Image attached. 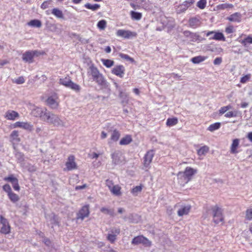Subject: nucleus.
<instances>
[{"label": "nucleus", "instance_id": "obj_13", "mask_svg": "<svg viewBox=\"0 0 252 252\" xmlns=\"http://www.w3.org/2000/svg\"><path fill=\"white\" fill-rule=\"evenodd\" d=\"M13 128H22L24 129L32 131L33 129V126L29 122H16L12 125Z\"/></svg>", "mask_w": 252, "mask_h": 252}, {"label": "nucleus", "instance_id": "obj_12", "mask_svg": "<svg viewBox=\"0 0 252 252\" xmlns=\"http://www.w3.org/2000/svg\"><path fill=\"white\" fill-rule=\"evenodd\" d=\"M206 34L207 36L209 37L210 40L224 41L225 39L224 35L221 32L210 31L208 32Z\"/></svg>", "mask_w": 252, "mask_h": 252}, {"label": "nucleus", "instance_id": "obj_47", "mask_svg": "<svg viewBox=\"0 0 252 252\" xmlns=\"http://www.w3.org/2000/svg\"><path fill=\"white\" fill-rule=\"evenodd\" d=\"M2 189L5 192L7 193V195L12 191V189L9 184H6L2 186Z\"/></svg>", "mask_w": 252, "mask_h": 252}, {"label": "nucleus", "instance_id": "obj_48", "mask_svg": "<svg viewBox=\"0 0 252 252\" xmlns=\"http://www.w3.org/2000/svg\"><path fill=\"white\" fill-rule=\"evenodd\" d=\"M237 115V111H229L224 115V116L226 118H232L235 117Z\"/></svg>", "mask_w": 252, "mask_h": 252}, {"label": "nucleus", "instance_id": "obj_16", "mask_svg": "<svg viewBox=\"0 0 252 252\" xmlns=\"http://www.w3.org/2000/svg\"><path fill=\"white\" fill-rule=\"evenodd\" d=\"M179 207L180 208L177 211V214L179 217L188 215L191 209V206L188 204H181Z\"/></svg>", "mask_w": 252, "mask_h": 252}, {"label": "nucleus", "instance_id": "obj_15", "mask_svg": "<svg viewBox=\"0 0 252 252\" xmlns=\"http://www.w3.org/2000/svg\"><path fill=\"white\" fill-rule=\"evenodd\" d=\"M120 229L117 228H113L111 229L110 233H108L107 239L112 244L114 243L116 240V237L120 234Z\"/></svg>", "mask_w": 252, "mask_h": 252}, {"label": "nucleus", "instance_id": "obj_62", "mask_svg": "<svg viewBox=\"0 0 252 252\" xmlns=\"http://www.w3.org/2000/svg\"><path fill=\"white\" fill-rule=\"evenodd\" d=\"M120 144L121 145L126 144V137H123L120 141Z\"/></svg>", "mask_w": 252, "mask_h": 252}, {"label": "nucleus", "instance_id": "obj_53", "mask_svg": "<svg viewBox=\"0 0 252 252\" xmlns=\"http://www.w3.org/2000/svg\"><path fill=\"white\" fill-rule=\"evenodd\" d=\"M137 34L135 32L127 31V38H132L136 37Z\"/></svg>", "mask_w": 252, "mask_h": 252}, {"label": "nucleus", "instance_id": "obj_8", "mask_svg": "<svg viewBox=\"0 0 252 252\" xmlns=\"http://www.w3.org/2000/svg\"><path fill=\"white\" fill-rule=\"evenodd\" d=\"M0 222L2 226L0 229V232L4 234H8L10 232L11 227L7 219L2 215L0 216Z\"/></svg>", "mask_w": 252, "mask_h": 252}, {"label": "nucleus", "instance_id": "obj_63", "mask_svg": "<svg viewBox=\"0 0 252 252\" xmlns=\"http://www.w3.org/2000/svg\"><path fill=\"white\" fill-rule=\"evenodd\" d=\"M101 138L103 139L107 137V133L104 131H102L101 133Z\"/></svg>", "mask_w": 252, "mask_h": 252}, {"label": "nucleus", "instance_id": "obj_41", "mask_svg": "<svg viewBox=\"0 0 252 252\" xmlns=\"http://www.w3.org/2000/svg\"><path fill=\"white\" fill-rule=\"evenodd\" d=\"M106 21L104 20L99 21L97 24L98 28L101 30H103L106 27Z\"/></svg>", "mask_w": 252, "mask_h": 252}, {"label": "nucleus", "instance_id": "obj_29", "mask_svg": "<svg viewBox=\"0 0 252 252\" xmlns=\"http://www.w3.org/2000/svg\"><path fill=\"white\" fill-rule=\"evenodd\" d=\"M207 59V57L198 56L191 58V61L195 64L199 63Z\"/></svg>", "mask_w": 252, "mask_h": 252}, {"label": "nucleus", "instance_id": "obj_34", "mask_svg": "<svg viewBox=\"0 0 252 252\" xmlns=\"http://www.w3.org/2000/svg\"><path fill=\"white\" fill-rule=\"evenodd\" d=\"M28 24L29 26L37 28H40L42 25L40 21L36 19L30 21Z\"/></svg>", "mask_w": 252, "mask_h": 252}, {"label": "nucleus", "instance_id": "obj_5", "mask_svg": "<svg viewBox=\"0 0 252 252\" xmlns=\"http://www.w3.org/2000/svg\"><path fill=\"white\" fill-rule=\"evenodd\" d=\"M44 116L45 117L47 122L51 124H53L55 126H59L62 124V121L59 118V117L53 114L50 113H44Z\"/></svg>", "mask_w": 252, "mask_h": 252}, {"label": "nucleus", "instance_id": "obj_31", "mask_svg": "<svg viewBox=\"0 0 252 252\" xmlns=\"http://www.w3.org/2000/svg\"><path fill=\"white\" fill-rule=\"evenodd\" d=\"M189 7V6L188 4L187 1H185L183 3L178 6L177 9L178 12L179 13L183 12L185 11Z\"/></svg>", "mask_w": 252, "mask_h": 252}, {"label": "nucleus", "instance_id": "obj_36", "mask_svg": "<svg viewBox=\"0 0 252 252\" xmlns=\"http://www.w3.org/2000/svg\"><path fill=\"white\" fill-rule=\"evenodd\" d=\"M85 7L87 9H91L93 11H95L99 9L100 6L98 4H91L89 3H87L85 4Z\"/></svg>", "mask_w": 252, "mask_h": 252}, {"label": "nucleus", "instance_id": "obj_55", "mask_svg": "<svg viewBox=\"0 0 252 252\" xmlns=\"http://www.w3.org/2000/svg\"><path fill=\"white\" fill-rule=\"evenodd\" d=\"M130 5L131 6V7L134 10V11L136 9H139L140 8L141 6L140 5L137 4V3H134L133 2H131L130 3Z\"/></svg>", "mask_w": 252, "mask_h": 252}, {"label": "nucleus", "instance_id": "obj_24", "mask_svg": "<svg viewBox=\"0 0 252 252\" xmlns=\"http://www.w3.org/2000/svg\"><path fill=\"white\" fill-rule=\"evenodd\" d=\"M237 40L245 47H247L249 44H252V35H249L242 40H239L238 38Z\"/></svg>", "mask_w": 252, "mask_h": 252}, {"label": "nucleus", "instance_id": "obj_37", "mask_svg": "<svg viewBox=\"0 0 252 252\" xmlns=\"http://www.w3.org/2000/svg\"><path fill=\"white\" fill-rule=\"evenodd\" d=\"M209 148L207 146H204L201 147L198 151L197 154L199 156H203L208 153L209 151Z\"/></svg>", "mask_w": 252, "mask_h": 252}, {"label": "nucleus", "instance_id": "obj_25", "mask_svg": "<svg viewBox=\"0 0 252 252\" xmlns=\"http://www.w3.org/2000/svg\"><path fill=\"white\" fill-rule=\"evenodd\" d=\"M129 14L132 20L139 21L141 19L142 14L140 12H136L134 10H132L130 12Z\"/></svg>", "mask_w": 252, "mask_h": 252}, {"label": "nucleus", "instance_id": "obj_46", "mask_svg": "<svg viewBox=\"0 0 252 252\" xmlns=\"http://www.w3.org/2000/svg\"><path fill=\"white\" fill-rule=\"evenodd\" d=\"M251 75L250 74H247V75L243 76L242 77H241V78L240 79V82L242 84L246 83L250 80V79L251 78Z\"/></svg>", "mask_w": 252, "mask_h": 252}, {"label": "nucleus", "instance_id": "obj_27", "mask_svg": "<svg viewBox=\"0 0 252 252\" xmlns=\"http://www.w3.org/2000/svg\"><path fill=\"white\" fill-rule=\"evenodd\" d=\"M120 136V132L115 129L113 130L110 139L112 142H116L119 140Z\"/></svg>", "mask_w": 252, "mask_h": 252}, {"label": "nucleus", "instance_id": "obj_6", "mask_svg": "<svg viewBox=\"0 0 252 252\" xmlns=\"http://www.w3.org/2000/svg\"><path fill=\"white\" fill-rule=\"evenodd\" d=\"M59 96L57 94L54 93L46 99V104L52 109H57L59 105Z\"/></svg>", "mask_w": 252, "mask_h": 252}, {"label": "nucleus", "instance_id": "obj_57", "mask_svg": "<svg viewBox=\"0 0 252 252\" xmlns=\"http://www.w3.org/2000/svg\"><path fill=\"white\" fill-rule=\"evenodd\" d=\"M225 32L227 33H231L233 32V27L232 26H229L226 28Z\"/></svg>", "mask_w": 252, "mask_h": 252}, {"label": "nucleus", "instance_id": "obj_3", "mask_svg": "<svg viewBox=\"0 0 252 252\" xmlns=\"http://www.w3.org/2000/svg\"><path fill=\"white\" fill-rule=\"evenodd\" d=\"M60 84L76 92H80L81 89L80 86L73 82L68 76L65 77L64 78H61L60 79Z\"/></svg>", "mask_w": 252, "mask_h": 252}, {"label": "nucleus", "instance_id": "obj_59", "mask_svg": "<svg viewBox=\"0 0 252 252\" xmlns=\"http://www.w3.org/2000/svg\"><path fill=\"white\" fill-rule=\"evenodd\" d=\"M125 33H126L125 31L120 30L117 31V34L118 35H119V36H124L125 35Z\"/></svg>", "mask_w": 252, "mask_h": 252}, {"label": "nucleus", "instance_id": "obj_22", "mask_svg": "<svg viewBox=\"0 0 252 252\" xmlns=\"http://www.w3.org/2000/svg\"><path fill=\"white\" fill-rule=\"evenodd\" d=\"M227 19L231 22L239 23L241 20V14L240 13L236 12L230 15Z\"/></svg>", "mask_w": 252, "mask_h": 252}, {"label": "nucleus", "instance_id": "obj_23", "mask_svg": "<svg viewBox=\"0 0 252 252\" xmlns=\"http://www.w3.org/2000/svg\"><path fill=\"white\" fill-rule=\"evenodd\" d=\"M189 25L192 28H196L201 25V22L197 18H191L189 20Z\"/></svg>", "mask_w": 252, "mask_h": 252}, {"label": "nucleus", "instance_id": "obj_33", "mask_svg": "<svg viewBox=\"0 0 252 252\" xmlns=\"http://www.w3.org/2000/svg\"><path fill=\"white\" fill-rule=\"evenodd\" d=\"M178 122L176 118H168L166 121V125L169 126H173L176 125Z\"/></svg>", "mask_w": 252, "mask_h": 252}, {"label": "nucleus", "instance_id": "obj_40", "mask_svg": "<svg viewBox=\"0 0 252 252\" xmlns=\"http://www.w3.org/2000/svg\"><path fill=\"white\" fill-rule=\"evenodd\" d=\"M142 188L143 186L142 185L136 186L132 189L131 193L133 195L136 196L141 191Z\"/></svg>", "mask_w": 252, "mask_h": 252}, {"label": "nucleus", "instance_id": "obj_43", "mask_svg": "<svg viewBox=\"0 0 252 252\" xmlns=\"http://www.w3.org/2000/svg\"><path fill=\"white\" fill-rule=\"evenodd\" d=\"M233 5L232 4L228 3H222L218 6V7L220 9H225L228 8H232Z\"/></svg>", "mask_w": 252, "mask_h": 252}, {"label": "nucleus", "instance_id": "obj_50", "mask_svg": "<svg viewBox=\"0 0 252 252\" xmlns=\"http://www.w3.org/2000/svg\"><path fill=\"white\" fill-rule=\"evenodd\" d=\"M33 113H34V114L35 115V116L36 117H38V116H39L40 117H42L43 112L41 108H37L34 109L33 111Z\"/></svg>", "mask_w": 252, "mask_h": 252}, {"label": "nucleus", "instance_id": "obj_28", "mask_svg": "<svg viewBox=\"0 0 252 252\" xmlns=\"http://www.w3.org/2000/svg\"><path fill=\"white\" fill-rule=\"evenodd\" d=\"M186 33H189L190 41L192 42H199L202 40L201 37L197 33L186 32Z\"/></svg>", "mask_w": 252, "mask_h": 252}, {"label": "nucleus", "instance_id": "obj_10", "mask_svg": "<svg viewBox=\"0 0 252 252\" xmlns=\"http://www.w3.org/2000/svg\"><path fill=\"white\" fill-rule=\"evenodd\" d=\"M89 205L83 206L77 214V220H83L85 218L88 217L90 215Z\"/></svg>", "mask_w": 252, "mask_h": 252}, {"label": "nucleus", "instance_id": "obj_21", "mask_svg": "<svg viewBox=\"0 0 252 252\" xmlns=\"http://www.w3.org/2000/svg\"><path fill=\"white\" fill-rule=\"evenodd\" d=\"M240 140L239 139H235L233 140L232 143L230 147V153L231 154H236L238 153L237 148L239 147Z\"/></svg>", "mask_w": 252, "mask_h": 252}, {"label": "nucleus", "instance_id": "obj_7", "mask_svg": "<svg viewBox=\"0 0 252 252\" xmlns=\"http://www.w3.org/2000/svg\"><path fill=\"white\" fill-rule=\"evenodd\" d=\"M132 243L134 245L141 244L145 247H150L152 244L151 242L149 239L142 235L134 237L132 241Z\"/></svg>", "mask_w": 252, "mask_h": 252}, {"label": "nucleus", "instance_id": "obj_26", "mask_svg": "<svg viewBox=\"0 0 252 252\" xmlns=\"http://www.w3.org/2000/svg\"><path fill=\"white\" fill-rule=\"evenodd\" d=\"M52 14L59 19H63L64 15L63 11L58 8H54L52 10Z\"/></svg>", "mask_w": 252, "mask_h": 252}, {"label": "nucleus", "instance_id": "obj_30", "mask_svg": "<svg viewBox=\"0 0 252 252\" xmlns=\"http://www.w3.org/2000/svg\"><path fill=\"white\" fill-rule=\"evenodd\" d=\"M7 196L10 200L14 203L17 202L20 199L18 195L13 191L8 194Z\"/></svg>", "mask_w": 252, "mask_h": 252}, {"label": "nucleus", "instance_id": "obj_52", "mask_svg": "<svg viewBox=\"0 0 252 252\" xmlns=\"http://www.w3.org/2000/svg\"><path fill=\"white\" fill-rule=\"evenodd\" d=\"M106 186L109 188V190H110L112 188L114 187L115 185H114V183L112 180L107 179L106 180Z\"/></svg>", "mask_w": 252, "mask_h": 252}, {"label": "nucleus", "instance_id": "obj_42", "mask_svg": "<svg viewBox=\"0 0 252 252\" xmlns=\"http://www.w3.org/2000/svg\"><path fill=\"white\" fill-rule=\"evenodd\" d=\"M207 0H200L196 4V6L200 9H203L206 6Z\"/></svg>", "mask_w": 252, "mask_h": 252}, {"label": "nucleus", "instance_id": "obj_9", "mask_svg": "<svg viewBox=\"0 0 252 252\" xmlns=\"http://www.w3.org/2000/svg\"><path fill=\"white\" fill-rule=\"evenodd\" d=\"M3 180L6 182H10L12 184L13 189L17 191L20 189L18 179L13 174H10L4 178Z\"/></svg>", "mask_w": 252, "mask_h": 252}, {"label": "nucleus", "instance_id": "obj_18", "mask_svg": "<svg viewBox=\"0 0 252 252\" xmlns=\"http://www.w3.org/2000/svg\"><path fill=\"white\" fill-rule=\"evenodd\" d=\"M112 73L119 77H122L125 74V68L123 65H117L113 68Z\"/></svg>", "mask_w": 252, "mask_h": 252}, {"label": "nucleus", "instance_id": "obj_4", "mask_svg": "<svg viewBox=\"0 0 252 252\" xmlns=\"http://www.w3.org/2000/svg\"><path fill=\"white\" fill-rule=\"evenodd\" d=\"M211 211L213 217V221L215 223H219L220 222H222L223 220V217L222 215V209L216 205L211 208L208 211Z\"/></svg>", "mask_w": 252, "mask_h": 252}, {"label": "nucleus", "instance_id": "obj_49", "mask_svg": "<svg viewBox=\"0 0 252 252\" xmlns=\"http://www.w3.org/2000/svg\"><path fill=\"white\" fill-rule=\"evenodd\" d=\"M32 51V52L33 58L34 57H38L40 55H43L46 54L45 52L43 51L33 50Z\"/></svg>", "mask_w": 252, "mask_h": 252}, {"label": "nucleus", "instance_id": "obj_35", "mask_svg": "<svg viewBox=\"0 0 252 252\" xmlns=\"http://www.w3.org/2000/svg\"><path fill=\"white\" fill-rule=\"evenodd\" d=\"M100 211L105 214L109 215L112 217L114 216V211L113 209L102 207L100 209Z\"/></svg>", "mask_w": 252, "mask_h": 252}, {"label": "nucleus", "instance_id": "obj_64", "mask_svg": "<svg viewBox=\"0 0 252 252\" xmlns=\"http://www.w3.org/2000/svg\"><path fill=\"white\" fill-rule=\"evenodd\" d=\"M247 138L250 142H252V132L248 133Z\"/></svg>", "mask_w": 252, "mask_h": 252}, {"label": "nucleus", "instance_id": "obj_14", "mask_svg": "<svg viewBox=\"0 0 252 252\" xmlns=\"http://www.w3.org/2000/svg\"><path fill=\"white\" fill-rule=\"evenodd\" d=\"M155 153L154 151L150 150L148 151L144 157L143 164L145 168H149Z\"/></svg>", "mask_w": 252, "mask_h": 252}, {"label": "nucleus", "instance_id": "obj_44", "mask_svg": "<svg viewBox=\"0 0 252 252\" xmlns=\"http://www.w3.org/2000/svg\"><path fill=\"white\" fill-rule=\"evenodd\" d=\"M246 219L247 220H252V208H248L246 211Z\"/></svg>", "mask_w": 252, "mask_h": 252}, {"label": "nucleus", "instance_id": "obj_51", "mask_svg": "<svg viewBox=\"0 0 252 252\" xmlns=\"http://www.w3.org/2000/svg\"><path fill=\"white\" fill-rule=\"evenodd\" d=\"M132 217H133V218L132 219V218H129V219L130 220V221L131 222H133L134 223H136V222H138V221L140 220V217L136 214L132 215Z\"/></svg>", "mask_w": 252, "mask_h": 252}, {"label": "nucleus", "instance_id": "obj_60", "mask_svg": "<svg viewBox=\"0 0 252 252\" xmlns=\"http://www.w3.org/2000/svg\"><path fill=\"white\" fill-rule=\"evenodd\" d=\"M87 187L86 184H84L82 186H77L75 187L76 190L82 189L86 188Z\"/></svg>", "mask_w": 252, "mask_h": 252}, {"label": "nucleus", "instance_id": "obj_17", "mask_svg": "<svg viewBox=\"0 0 252 252\" xmlns=\"http://www.w3.org/2000/svg\"><path fill=\"white\" fill-rule=\"evenodd\" d=\"M4 117L8 120L14 121L19 117V114L15 111L9 110L6 112Z\"/></svg>", "mask_w": 252, "mask_h": 252}, {"label": "nucleus", "instance_id": "obj_61", "mask_svg": "<svg viewBox=\"0 0 252 252\" xmlns=\"http://www.w3.org/2000/svg\"><path fill=\"white\" fill-rule=\"evenodd\" d=\"M98 156H99V155H98V154H97V153H93V154L90 156L91 158H93V159H94V158H95V159H96V158H98Z\"/></svg>", "mask_w": 252, "mask_h": 252}, {"label": "nucleus", "instance_id": "obj_54", "mask_svg": "<svg viewBox=\"0 0 252 252\" xmlns=\"http://www.w3.org/2000/svg\"><path fill=\"white\" fill-rule=\"evenodd\" d=\"M14 82L17 84H22L25 82V79L23 76H20L17 78Z\"/></svg>", "mask_w": 252, "mask_h": 252}, {"label": "nucleus", "instance_id": "obj_58", "mask_svg": "<svg viewBox=\"0 0 252 252\" xmlns=\"http://www.w3.org/2000/svg\"><path fill=\"white\" fill-rule=\"evenodd\" d=\"M226 111H227L226 109H225L224 106H223V107H221L220 108V109L219 110V113L220 115H222V114H224Z\"/></svg>", "mask_w": 252, "mask_h": 252}, {"label": "nucleus", "instance_id": "obj_45", "mask_svg": "<svg viewBox=\"0 0 252 252\" xmlns=\"http://www.w3.org/2000/svg\"><path fill=\"white\" fill-rule=\"evenodd\" d=\"M52 0H47L44 1L41 5V8L42 9H45L49 7V5L51 4Z\"/></svg>", "mask_w": 252, "mask_h": 252}, {"label": "nucleus", "instance_id": "obj_38", "mask_svg": "<svg viewBox=\"0 0 252 252\" xmlns=\"http://www.w3.org/2000/svg\"><path fill=\"white\" fill-rule=\"evenodd\" d=\"M103 64L107 68H110L114 65L113 61L109 59H101Z\"/></svg>", "mask_w": 252, "mask_h": 252}, {"label": "nucleus", "instance_id": "obj_19", "mask_svg": "<svg viewBox=\"0 0 252 252\" xmlns=\"http://www.w3.org/2000/svg\"><path fill=\"white\" fill-rule=\"evenodd\" d=\"M22 59L25 62L32 63L33 62V57L32 52L31 51L25 52L22 55Z\"/></svg>", "mask_w": 252, "mask_h": 252}, {"label": "nucleus", "instance_id": "obj_39", "mask_svg": "<svg viewBox=\"0 0 252 252\" xmlns=\"http://www.w3.org/2000/svg\"><path fill=\"white\" fill-rule=\"evenodd\" d=\"M220 123H215L214 124H213L211 125L207 128V130L213 132L215 130H216L220 128Z\"/></svg>", "mask_w": 252, "mask_h": 252}, {"label": "nucleus", "instance_id": "obj_20", "mask_svg": "<svg viewBox=\"0 0 252 252\" xmlns=\"http://www.w3.org/2000/svg\"><path fill=\"white\" fill-rule=\"evenodd\" d=\"M11 141L14 144H18L21 141L19 137V131L15 130L12 131L10 135Z\"/></svg>", "mask_w": 252, "mask_h": 252}, {"label": "nucleus", "instance_id": "obj_56", "mask_svg": "<svg viewBox=\"0 0 252 252\" xmlns=\"http://www.w3.org/2000/svg\"><path fill=\"white\" fill-rule=\"evenodd\" d=\"M222 62V59L220 57L216 58L214 61L215 65H220Z\"/></svg>", "mask_w": 252, "mask_h": 252}, {"label": "nucleus", "instance_id": "obj_2", "mask_svg": "<svg viewBox=\"0 0 252 252\" xmlns=\"http://www.w3.org/2000/svg\"><path fill=\"white\" fill-rule=\"evenodd\" d=\"M197 172V170L190 167H187L184 172H179L178 174V178L179 180L184 179L183 183H188L191 179L192 177Z\"/></svg>", "mask_w": 252, "mask_h": 252}, {"label": "nucleus", "instance_id": "obj_32", "mask_svg": "<svg viewBox=\"0 0 252 252\" xmlns=\"http://www.w3.org/2000/svg\"><path fill=\"white\" fill-rule=\"evenodd\" d=\"M121 187L119 185H115L111 189L110 191L112 193L116 196H119L121 194Z\"/></svg>", "mask_w": 252, "mask_h": 252}, {"label": "nucleus", "instance_id": "obj_1", "mask_svg": "<svg viewBox=\"0 0 252 252\" xmlns=\"http://www.w3.org/2000/svg\"><path fill=\"white\" fill-rule=\"evenodd\" d=\"M89 70L88 73L92 76L93 80L98 85L104 86L106 84V80L103 75L94 64L89 67Z\"/></svg>", "mask_w": 252, "mask_h": 252}, {"label": "nucleus", "instance_id": "obj_11", "mask_svg": "<svg viewBox=\"0 0 252 252\" xmlns=\"http://www.w3.org/2000/svg\"><path fill=\"white\" fill-rule=\"evenodd\" d=\"M75 158L74 156L70 155L67 159V161L65 163L66 169H64V170L70 171L74 169H76L77 168V164L75 161Z\"/></svg>", "mask_w": 252, "mask_h": 252}]
</instances>
